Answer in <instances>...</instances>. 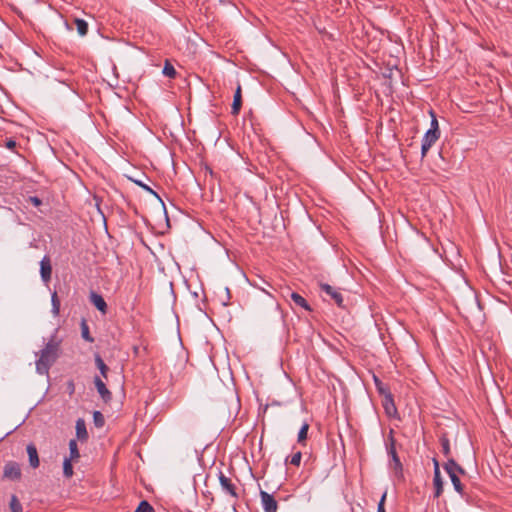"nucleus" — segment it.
Masks as SVG:
<instances>
[{
    "label": "nucleus",
    "instance_id": "f257e3e1",
    "mask_svg": "<svg viewBox=\"0 0 512 512\" xmlns=\"http://www.w3.org/2000/svg\"><path fill=\"white\" fill-rule=\"evenodd\" d=\"M61 340L53 335L39 352L36 361V371L41 375H47L50 367L56 362L60 354Z\"/></svg>",
    "mask_w": 512,
    "mask_h": 512
},
{
    "label": "nucleus",
    "instance_id": "f03ea898",
    "mask_svg": "<svg viewBox=\"0 0 512 512\" xmlns=\"http://www.w3.org/2000/svg\"><path fill=\"white\" fill-rule=\"evenodd\" d=\"M218 479H219V483H220L222 490L226 494H228L229 496H231L234 499H237L239 497L238 492H237V487L232 482L231 478L225 476L224 473L220 471L219 475H218Z\"/></svg>",
    "mask_w": 512,
    "mask_h": 512
},
{
    "label": "nucleus",
    "instance_id": "7ed1b4c3",
    "mask_svg": "<svg viewBox=\"0 0 512 512\" xmlns=\"http://www.w3.org/2000/svg\"><path fill=\"white\" fill-rule=\"evenodd\" d=\"M3 477L9 480H19L21 478V468L17 462L9 461L5 464Z\"/></svg>",
    "mask_w": 512,
    "mask_h": 512
},
{
    "label": "nucleus",
    "instance_id": "20e7f679",
    "mask_svg": "<svg viewBox=\"0 0 512 512\" xmlns=\"http://www.w3.org/2000/svg\"><path fill=\"white\" fill-rule=\"evenodd\" d=\"M440 132H434L428 130L423 139H422V145H421V155L422 157H425L429 149L432 147V145L439 139Z\"/></svg>",
    "mask_w": 512,
    "mask_h": 512
},
{
    "label": "nucleus",
    "instance_id": "39448f33",
    "mask_svg": "<svg viewBox=\"0 0 512 512\" xmlns=\"http://www.w3.org/2000/svg\"><path fill=\"white\" fill-rule=\"evenodd\" d=\"M396 441L393 437V430L389 434V444L387 445V452L391 456L396 471H402V464L396 452Z\"/></svg>",
    "mask_w": 512,
    "mask_h": 512
},
{
    "label": "nucleus",
    "instance_id": "423d86ee",
    "mask_svg": "<svg viewBox=\"0 0 512 512\" xmlns=\"http://www.w3.org/2000/svg\"><path fill=\"white\" fill-rule=\"evenodd\" d=\"M319 286L339 307H343V296L338 289L326 283H320Z\"/></svg>",
    "mask_w": 512,
    "mask_h": 512
},
{
    "label": "nucleus",
    "instance_id": "0eeeda50",
    "mask_svg": "<svg viewBox=\"0 0 512 512\" xmlns=\"http://www.w3.org/2000/svg\"><path fill=\"white\" fill-rule=\"evenodd\" d=\"M261 503L265 512H277L278 504L274 497L266 491H260Z\"/></svg>",
    "mask_w": 512,
    "mask_h": 512
},
{
    "label": "nucleus",
    "instance_id": "6e6552de",
    "mask_svg": "<svg viewBox=\"0 0 512 512\" xmlns=\"http://www.w3.org/2000/svg\"><path fill=\"white\" fill-rule=\"evenodd\" d=\"M40 274L42 280L47 283L51 280L52 265L49 256L45 255L40 262Z\"/></svg>",
    "mask_w": 512,
    "mask_h": 512
},
{
    "label": "nucleus",
    "instance_id": "1a4fd4ad",
    "mask_svg": "<svg viewBox=\"0 0 512 512\" xmlns=\"http://www.w3.org/2000/svg\"><path fill=\"white\" fill-rule=\"evenodd\" d=\"M94 384L97 389V392L101 396V398L104 400V402H109L112 399L111 392L107 389L104 381L99 377H94Z\"/></svg>",
    "mask_w": 512,
    "mask_h": 512
},
{
    "label": "nucleus",
    "instance_id": "9d476101",
    "mask_svg": "<svg viewBox=\"0 0 512 512\" xmlns=\"http://www.w3.org/2000/svg\"><path fill=\"white\" fill-rule=\"evenodd\" d=\"M28 458H29V464L33 469H36L40 465L39 456L37 452V448L33 443H30L26 447Z\"/></svg>",
    "mask_w": 512,
    "mask_h": 512
},
{
    "label": "nucleus",
    "instance_id": "9b49d317",
    "mask_svg": "<svg viewBox=\"0 0 512 512\" xmlns=\"http://www.w3.org/2000/svg\"><path fill=\"white\" fill-rule=\"evenodd\" d=\"M90 301L103 314L107 312V304L100 294L96 292H91Z\"/></svg>",
    "mask_w": 512,
    "mask_h": 512
},
{
    "label": "nucleus",
    "instance_id": "f8f14e48",
    "mask_svg": "<svg viewBox=\"0 0 512 512\" xmlns=\"http://www.w3.org/2000/svg\"><path fill=\"white\" fill-rule=\"evenodd\" d=\"M241 106H242L241 86L238 85V87L235 91V94H234L233 103H232V107H231V113L233 115H238L240 112Z\"/></svg>",
    "mask_w": 512,
    "mask_h": 512
},
{
    "label": "nucleus",
    "instance_id": "ddd939ff",
    "mask_svg": "<svg viewBox=\"0 0 512 512\" xmlns=\"http://www.w3.org/2000/svg\"><path fill=\"white\" fill-rule=\"evenodd\" d=\"M444 470L448 475L451 473L464 474V469L456 463L453 458H448V461L444 464Z\"/></svg>",
    "mask_w": 512,
    "mask_h": 512
},
{
    "label": "nucleus",
    "instance_id": "4468645a",
    "mask_svg": "<svg viewBox=\"0 0 512 512\" xmlns=\"http://www.w3.org/2000/svg\"><path fill=\"white\" fill-rule=\"evenodd\" d=\"M289 296L291 298V300L293 301V303L296 305V306H299L301 308H304L305 310H308L310 311L311 308L308 304V302L305 300V298H303L300 294L296 293V292H290L289 293Z\"/></svg>",
    "mask_w": 512,
    "mask_h": 512
},
{
    "label": "nucleus",
    "instance_id": "2eb2a0df",
    "mask_svg": "<svg viewBox=\"0 0 512 512\" xmlns=\"http://www.w3.org/2000/svg\"><path fill=\"white\" fill-rule=\"evenodd\" d=\"M76 435H77V438L81 441H84L88 438V433H87V430H86V424H85V421L83 419H78L76 421Z\"/></svg>",
    "mask_w": 512,
    "mask_h": 512
},
{
    "label": "nucleus",
    "instance_id": "dca6fc26",
    "mask_svg": "<svg viewBox=\"0 0 512 512\" xmlns=\"http://www.w3.org/2000/svg\"><path fill=\"white\" fill-rule=\"evenodd\" d=\"M95 365L96 367L99 369L100 371V374L101 376L105 379V380H108V371H109V368L108 366L105 364V362L103 361V359L101 358V356L99 354H95Z\"/></svg>",
    "mask_w": 512,
    "mask_h": 512
},
{
    "label": "nucleus",
    "instance_id": "f3484780",
    "mask_svg": "<svg viewBox=\"0 0 512 512\" xmlns=\"http://www.w3.org/2000/svg\"><path fill=\"white\" fill-rule=\"evenodd\" d=\"M433 485L435 489L434 497L438 498L443 492V480L441 474L434 475Z\"/></svg>",
    "mask_w": 512,
    "mask_h": 512
},
{
    "label": "nucleus",
    "instance_id": "a211bd4d",
    "mask_svg": "<svg viewBox=\"0 0 512 512\" xmlns=\"http://www.w3.org/2000/svg\"><path fill=\"white\" fill-rule=\"evenodd\" d=\"M74 22H75L78 34L80 36H85L88 32V23L85 20L79 19V18H76Z\"/></svg>",
    "mask_w": 512,
    "mask_h": 512
},
{
    "label": "nucleus",
    "instance_id": "6ab92c4d",
    "mask_svg": "<svg viewBox=\"0 0 512 512\" xmlns=\"http://www.w3.org/2000/svg\"><path fill=\"white\" fill-rule=\"evenodd\" d=\"M451 482L454 486V489L460 494L463 495V485L461 484L460 478L458 477V474L451 473L449 475Z\"/></svg>",
    "mask_w": 512,
    "mask_h": 512
},
{
    "label": "nucleus",
    "instance_id": "aec40b11",
    "mask_svg": "<svg viewBox=\"0 0 512 512\" xmlns=\"http://www.w3.org/2000/svg\"><path fill=\"white\" fill-rule=\"evenodd\" d=\"M69 450L71 460H77L80 457L76 440L72 439L69 441Z\"/></svg>",
    "mask_w": 512,
    "mask_h": 512
},
{
    "label": "nucleus",
    "instance_id": "412c9836",
    "mask_svg": "<svg viewBox=\"0 0 512 512\" xmlns=\"http://www.w3.org/2000/svg\"><path fill=\"white\" fill-rule=\"evenodd\" d=\"M81 335L86 341L90 343L94 342V339L90 336L89 327L85 320H82L81 322Z\"/></svg>",
    "mask_w": 512,
    "mask_h": 512
},
{
    "label": "nucleus",
    "instance_id": "4be33fe9",
    "mask_svg": "<svg viewBox=\"0 0 512 512\" xmlns=\"http://www.w3.org/2000/svg\"><path fill=\"white\" fill-rule=\"evenodd\" d=\"M71 461V459L65 458L63 462V474L67 478H70L73 475V467Z\"/></svg>",
    "mask_w": 512,
    "mask_h": 512
},
{
    "label": "nucleus",
    "instance_id": "5701e85b",
    "mask_svg": "<svg viewBox=\"0 0 512 512\" xmlns=\"http://www.w3.org/2000/svg\"><path fill=\"white\" fill-rule=\"evenodd\" d=\"M137 186L141 187L142 189H144L145 191L149 192L150 194H152L153 196H155L157 199H160L159 195L151 188L149 187L148 185H146L144 182H142L141 180H137V179H132L130 178Z\"/></svg>",
    "mask_w": 512,
    "mask_h": 512
},
{
    "label": "nucleus",
    "instance_id": "b1692460",
    "mask_svg": "<svg viewBox=\"0 0 512 512\" xmlns=\"http://www.w3.org/2000/svg\"><path fill=\"white\" fill-rule=\"evenodd\" d=\"M11 512H22V505L16 495H12L10 499Z\"/></svg>",
    "mask_w": 512,
    "mask_h": 512
},
{
    "label": "nucleus",
    "instance_id": "393cba45",
    "mask_svg": "<svg viewBox=\"0 0 512 512\" xmlns=\"http://www.w3.org/2000/svg\"><path fill=\"white\" fill-rule=\"evenodd\" d=\"M163 74L169 78H174L176 76V70L169 61L165 62Z\"/></svg>",
    "mask_w": 512,
    "mask_h": 512
},
{
    "label": "nucleus",
    "instance_id": "a878e982",
    "mask_svg": "<svg viewBox=\"0 0 512 512\" xmlns=\"http://www.w3.org/2000/svg\"><path fill=\"white\" fill-rule=\"evenodd\" d=\"M51 302H52V312L55 316H57L60 311V300H59L56 292H54L52 294Z\"/></svg>",
    "mask_w": 512,
    "mask_h": 512
},
{
    "label": "nucleus",
    "instance_id": "bb28decb",
    "mask_svg": "<svg viewBox=\"0 0 512 512\" xmlns=\"http://www.w3.org/2000/svg\"><path fill=\"white\" fill-rule=\"evenodd\" d=\"M134 512H154V508L147 501L143 500Z\"/></svg>",
    "mask_w": 512,
    "mask_h": 512
},
{
    "label": "nucleus",
    "instance_id": "cd10ccee",
    "mask_svg": "<svg viewBox=\"0 0 512 512\" xmlns=\"http://www.w3.org/2000/svg\"><path fill=\"white\" fill-rule=\"evenodd\" d=\"M93 421L96 427H102L105 423L104 416L100 411H95L93 413Z\"/></svg>",
    "mask_w": 512,
    "mask_h": 512
},
{
    "label": "nucleus",
    "instance_id": "c85d7f7f",
    "mask_svg": "<svg viewBox=\"0 0 512 512\" xmlns=\"http://www.w3.org/2000/svg\"><path fill=\"white\" fill-rule=\"evenodd\" d=\"M441 446H442V452L443 454L448 457L450 455V443L447 437L442 436L440 439Z\"/></svg>",
    "mask_w": 512,
    "mask_h": 512
},
{
    "label": "nucleus",
    "instance_id": "c756f323",
    "mask_svg": "<svg viewBox=\"0 0 512 512\" xmlns=\"http://www.w3.org/2000/svg\"><path fill=\"white\" fill-rule=\"evenodd\" d=\"M309 425L307 423H304L298 433V442H303L307 438Z\"/></svg>",
    "mask_w": 512,
    "mask_h": 512
},
{
    "label": "nucleus",
    "instance_id": "7c9ffc66",
    "mask_svg": "<svg viewBox=\"0 0 512 512\" xmlns=\"http://www.w3.org/2000/svg\"><path fill=\"white\" fill-rule=\"evenodd\" d=\"M385 410L387 412V414H391L392 412H395L396 411V408H395V405L393 403V400L391 398V396L389 395V397L386 399V402H385Z\"/></svg>",
    "mask_w": 512,
    "mask_h": 512
},
{
    "label": "nucleus",
    "instance_id": "2f4dec72",
    "mask_svg": "<svg viewBox=\"0 0 512 512\" xmlns=\"http://www.w3.org/2000/svg\"><path fill=\"white\" fill-rule=\"evenodd\" d=\"M430 114L432 116V119H431V124H430V131H434V132H440L439 131V125H438V121L436 119V116L435 114L433 113V111H430Z\"/></svg>",
    "mask_w": 512,
    "mask_h": 512
},
{
    "label": "nucleus",
    "instance_id": "473e14b6",
    "mask_svg": "<svg viewBox=\"0 0 512 512\" xmlns=\"http://www.w3.org/2000/svg\"><path fill=\"white\" fill-rule=\"evenodd\" d=\"M302 454L301 452H296L290 458V463L295 466H299L301 463Z\"/></svg>",
    "mask_w": 512,
    "mask_h": 512
},
{
    "label": "nucleus",
    "instance_id": "72a5a7b5",
    "mask_svg": "<svg viewBox=\"0 0 512 512\" xmlns=\"http://www.w3.org/2000/svg\"><path fill=\"white\" fill-rule=\"evenodd\" d=\"M386 496H387V492L385 491L378 503L377 512H385L384 503H385Z\"/></svg>",
    "mask_w": 512,
    "mask_h": 512
},
{
    "label": "nucleus",
    "instance_id": "f704fd0d",
    "mask_svg": "<svg viewBox=\"0 0 512 512\" xmlns=\"http://www.w3.org/2000/svg\"><path fill=\"white\" fill-rule=\"evenodd\" d=\"M433 464H434V475L440 474L439 462L435 458L433 459Z\"/></svg>",
    "mask_w": 512,
    "mask_h": 512
},
{
    "label": "nucleus",
    "instance_id": "c9c22d12",
    "mask_svg": "<svg viewBox=\"0 0 512 512\" xmlns=\"http://www.w3.org/2000/svg\"><path fill=\"white\" fill-rule=\"evenodd\" d=\"M68 390H69V393H70V394H73V393H74V391H75V385H74L73 381H69V382H68Z\"/></svg>",
    "mask_w": 512,
    "mask_h": 512
},
{
    "label": "nucleus",
    "instance_id": "e433bc0d",
    "mask_svg": "<svg viewBox=\"0 0 512 512\" xmlns=\"http://www.w3.org/2000/svg\"><path fill=\"white\" fill-rule=\"evenodd\" d=\"M15 146H16V142H15V141H13V140H9V141H7V143H6V147H7V148H9V149L14 148Z\"/></svg>",
    "mask_w": 512,
    "mask_h": 512
},
{
    "label": "nucleus",
    "instance_id": "4c0bfd02",
    "mask_svg": "<svg viewBox=\"0 0 512 512\" xmlns=\"http://www.w3.org/2000/svg\"><path fill=\"white\" fill-rule=\"evenodd\" d=\"M30 200L36 206L40 205V203H41V200L37 197H31Z\"/></svg>",
    "mask_w": 512,
    "mask_h": 512
},
{
    "label": "nucleus",
    "instance_id": "58836bf2",
    "mask_svg": "<svg viewBox=\"0 0 512 512\" xmlns=\"http://www.w3.org/2000/svg\"><path fill=\"white\" fill-rule=\"evenodd\" d=\"M226 293H227V296L229 297V289L226 288Z\"/></svg>",
    "mask_w": 512,
    "mask_h": 512
}]
</instances>
